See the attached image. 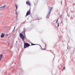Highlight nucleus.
I'll return each mask as SVG.
<instances>
[{
  "mask_svg": "<svg viewBox=\"0 0 75 75\" xmlns=\"http://www.w3.org/2000/svg\"><path fill=\"white\" fill-rule=\"evenodd\" d=\"M52 9V8H50V10H51Z\"/></svg>",
  "mask_w": 75,
  "mask_h": 75,
  "instance_id": "15",
  "label": "nucleus"
},
{
  "mask_svg": "<svg viewBox=\"0 0 75 75\" xmlns=\"http://www.w3.org/2000/svg\"><path fill=\"white\" fill-rule=\"evenodd\" d=\"M30 46V45L28 44V43H24V49L28 48Z\"/></svg>",
  "mask_w": 75,
  "mask_h": 75,
  "instance_id": "2",
  "label": "nucleus"
},
{
  "mask_svg": "<svg viewBox=\"0 0 75 75\" xmlns=\"http://www.w3.org/2000/svg\"><path fill=\"white\" fill-rule=\"evenodd\" d=\"M43 50H46V49H43Z\"/></svg>",
  "mask_w": 75,
  "mask_h": 75,
  "instance_id": "14",
  "label": "nucleus"
},
{
  "mask_svg": "<svg viewBox=\"0 0 75 75\" xmlns=\"http://www.w3.org/2000/svg\"><path fill=\"white\" fill-rule=\"evenodd\" d=\"M6 7V5H4V6H1V8H4Z\"/></svg>",
  "mask_w": 75,
  "mask_h": 75,
  "instance_id": "7",
  "label": "nucleus"
},
{
  "mask_svg": "<svg viewBox=\"0 0 75 75\" xmlns=\"http://www.w3.org/2000/svg\"><path fill=\"white\" fill-rule=\"evenodd\" d=\"M26 4L28 5V6H30L31 4H30V2L29 1H27L26 2Z\"/></svg>",
  "mask_w": 75,
  "mask_h": 75,
  "instance_id": "4",
  "label": "nucleus"
},
{
  "mask_svg": "<svg viewBox=\"0 0 75 75\" xmlns=\"http://www.w3.org/2000/svg\"><path fill=\"white\" fill-rule=\"evenodd\" d=\"M58 21V20L57 19V22H56V23H57V22Z\"/></svg>",
  "mask_w": 75,
  "mask_h": 75,
  "instance_id": "13",
  "label": "nucleus"
},
{
  "mask_svg": "<svg viewBox=\"0 0 75 75\" xmlns=\"http://www.w3.org/2000/svg\"><path fill=\"white\" fill-rule=\"evenodd\" d=\"M16 15H18V12H17V11H16Z\"/></svg>",
  "mask_w": 75,
  "mask_h": 75,
  "instance_id": "10",
  "label": "nucleus"
},
{
  "mask_svg": "<svg viewBox=\"0 0 75 75\" xmlns=\"http://www.w3.org/2000/svg\"><path fill=\"white\" fill-rule=\"evenodd\" d=\"M57 27H59V23L57 22Z\"/></svg>",
  "mask_w": 75,
  "mask_h": 75,
  "instance_id": "8",
  "label": "nucleus"
},
{
  "mask_svg": "<svg viewBox=\"0 0 75 75\" xmlns=\"http://www.w3.org/2000/svg\"><path fill=\"white\" fill-rule=\"evenodd\" d=\"M63 70H65V67H63Z\"/></svg>",
  "mask_w": 75,
  "mask_h": 75,
  "instance_id": "9",
  "label": "nucleus"
},
{
  "mask_svg": "<svg viewBox=\"0 0 75 75\" xmlns=\"http://www.w3.org/2000/svg\"><path fill=\"white\" fill-rule=\"evenodd\" d=\"M30 9H29L28 10V11H27V13H26V15L25 16V17H27V16H28L30 14Z\"/></svg>",
  "mask_w": 75,
  "mask_h": 75,
  "instance_id": "3",
  "label": "nucleus"
},
{
  "mask_svg": "<svg viewBox=\"0 0 75 75\" xmlns=\"http://www.w3.org/2000/svg\"><path fill=\"white\" fill-rule=\"evenodd\" d=\"M1 38H3L4 37V34L3 33L1 34Z\"/></svg>",
  "mask_w": 75,
  "mask_h": 75,
  "instance_id": "5",
  "label": "nucleus"
},
{
  "mask_svg": "<svg viewBox=\"0 0 75 75\" xmlns=\"http://www.w3.org/2000/svg\"><path fill=\"white\" fill-rule=\"evenodd\" d=\"M16 10H17L18 9V6H16Z\"/></svg>",
  "mask_w": 75,
  "mask_h": 75,
  "instance_id": "11",
  "label": "nucleus"
},
{
  "mask_svg": "<svg viewBox=\"0 0 75 75\" xmlns=\"http://www.w3.org/2000/svg\"><path fill=\"white\" fill-rule=\"evenodd\" d=\"M32 44V45H35V44Z\"/></svg>",
  "mask_w": 75,
  "mask_h": 75,
  "instance_id": "12",
  "label": "nucleus"
},
{
  "mask_svg": "<svg viewBox=\"0 0 75 75\" xmlns=\"http://www.w3.org/2000/svg\"><path fill=\"white\" fill-rule=\"evenodd\" d=\"M47 18H48V16H47Z\"/></svg>",
  "mask_w": 75,
  "mask_h": 75,
  "instance_id": "16",
  "label": "nucleus"
},
{
  "mask_svg": "<svg viewBox=\"0 0 75 75\" xmlns=\"http://www.w3.org/2000/svg\"><path fill=\"white\" fill-rule=\"evenodd\" d=\"M25 29L24 28L23 31L21 33H20V37L22 39V41H24V38H25V37L24 36V34L25 35Z\"/></svg>",
  "mask_w": 75,
  "mask_h": 75,
  "instance_id": "1",
  "label": "nucleus"
},
{
  "mask_svg": "<svg viewBox=\"0 0 75 75\" xmlns=\"http://www.w3.org/2000/svg\"><path fill=\"white\" fill-rule=\"evenodd\" d=\"M2 57H3V55L2 54L0 55V61L1 59V58H2Z\"/></svg>",
  "mask_w": 75,
  "mask_h": 75,
  "instance_id": "6",
  "label": "nucleus"
},
{
  "mask_svg": "<svg viewBox=\"0 0 75 75\" xmlns=\"http://www.w3.org/2000/svg\"><path fill=\"white\" fill-rule=\"evenodd\" d=\"M15 28V27H14V28Z\"/></svg>",
  "mask_w": 75,
  "mask_h": 75,
  "instance_id": "17",
  "label": "nucleus"
}]
</instances>
